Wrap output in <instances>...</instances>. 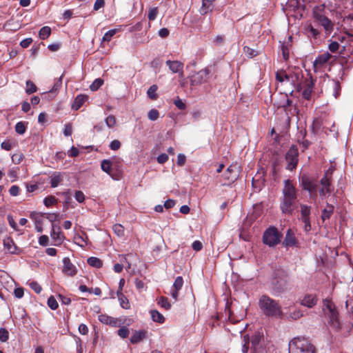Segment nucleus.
Segmentation results:
<instances>
[{
    "label": "nucleus",
    "mask_w": 353,
    "mask_h": 353,
    "mask_svg": "<svg viewBox=\"0 0 353 353\" xmlns=\"http://www.w3.org/2000/svg\"><path fill=\"white\" fill-rule=\"evenodd\" d=\"M283 184L280 209L283 214H292L297 201V190L290 179L285 180Z\"/></svg>",
    "instance_id": "f257e3e1"
},
{
    "label": "nucleus",
    "mask_w": 353,
    "mask_h": 353,
    "mask_svg": "<svg viewBox=\"0 0 353 353\" xmlns=\"http://www.w3.org/2000/svg\"><path fill=\"white\" fill-rule=\"evenodd\" d=\"M289 274L282 268H276L272 274L270 290L275 296H279L288 290Z\"/></svg>",
    "instance_id": "f03ea898"
},
{
    "label": "nucleus",
    "mask_w": 353,
    "mask_h": 353,
    "mask_svg": "<svg viewBox=\"0 0 353 353\" xmlns=\"http://www.w3.org/2000/svg\"><path fill=\"white\" fill-rule=\"evenodd\" d=\"M259 307L265 316L276 319L283 318V314L279 303L268 295L263 294L259 298Z\"/></svg>",
    "instance_id": "7ed1b4c3"
},
{
    "label": "nucleus",
    "mask_w": 353,
    "mask_h": 353,
    "mask_svg": "<svg viewBox=\"0 0 353 353\" xmlns=\"http://www.w3.org/2000/svg\"><path fill=\"white\" fill-rule=\"evenodd\" d=\"M323 311L328 319L329 326L336 332L340 331L341 330V323L334 303L331 300L325 299L323 301Z\"/></svg>",
    "instance_id": "20e7f679"
},
{
    "label": "nucleus",
    "mask_w": 353,
    "mask_h": 353,
    "mask_svg": "<svg viewBox=\"0 0 353 353\" xmlns=\"http://www.w3.org/2000/svg\"><path fill=\"white\" fill-rule=\"evenodd\" d=\"M299 181L302 190L308 192L311 199L316 200L319 185L318 177L304 173L299 176Z\"/></svg>",
    "instance_id": "39448f33"
},
{
    "label": "nucleus",
    "mask_w": 353,
    "mask_h": 353,
    "mask_svg": "<svg viewBox=\"0 0 353 353\" xmlns=\"http://www.w3.org/2000/svg\"><path fill=\"white\" fill-rule=\"evenodd\" d=\"M289 353H315V347L305 338H294L290 343Z\"/></svg>",
    "instance_id": "423d86ee"
},
{
    "label": "nucleus",
    "mask_w": 353,
    "mask_h": 353,
    "mask_svg": "<svg viewBox=\"0 0 353 353\" xmlns=\"http://www.w3.org/2000/svg\"><path fill=\"white\" fill-rule=\"evenodd\" d=\"M313 17L314 22L321 25L326 32H331L334 28V23L325 15L324 6L314 8Z\"/></svg>",
    "instance_id": "0eeeda50"
},
{
    "label": "nucleus",
    "mask_w": 353,
    "mask_h": 353,
    "mask_svg": "<svg viewBox=\"0 0 353 353\" xmlns=\"http://www.w3.org/2000/svg\"><path fill=\"white\" fill-rule=\"evenodd\" d=\"M282 234L276 228L271 226L268 228L263 233V242L264 244L273 247L281 241Z\"/></svg>",
    "instance_id": "6e6552de"
},
{
    "label": "nucleus",
    "mask_w": 353,
    "mask_h": 353,
    "mask_svg": "<svg viewBox=\"0 0 353 353\" xmlns=\"http://www.w3.org/2000/svg\"><path fill=\"white\" fill-rule=\"evenodd\" d=\"M210 70L208 68L201 70L199 72H194L189 76L190 85L192 86H196L206 83L209 79Z\"/></svg>",
    "instance_id": "1a4fd4ad"
},
{
    "label": "nucleus",
    "mask_w": 353,
    "mask_h": 353,
    "mask_svg": "<svg viewBox=\"0 0 353 353\" xmlns=\"http://www.w3.org/2000/svg\"><path fill=\"white\" fill-rule=\"evenodd\" d=\"M288 164L286 169L292 171L296 168L299 162V150L296 145H292L285 154Z\"/></svg>",
    "instance_id": "9d476101"
},
{
    "label": "nucleus",
    "mask_w": 353,
    "mask_h": 353,
    "mask_svg": "<svg viewBox=\"0 0 353 353\" xmlns=\"http://www.w3.org/2000/svg\"><path fill=\"white\" fill-rule=\"evenodd\" d=\"M239 167L237 164L230 165L223 174V178L228 181L227 184L230 185L234 183L239 177ZM226 185V183H224Z\"/></svg>",
    "instance_id": "9b49d317"
},
{
    "label": "nucleus",
    "mask_w": 353,
    "mask_h": 353,
    "mask_svg": "<svg viewBox=\"0 0 353 353\" xmlns=\"http://www.w3.org/2000/svg\"><path fill=\"white\" fill-rule=\"evenodd\" d=\"M285 248L299 247V242L295 236V234L292 229L287 230L285 239L282 243Z\"/></svg>",
    "instance_id": "f8f14e48"
},
{
    "label": "nucleus",
    "mask_w": 353,
    "mask_h": 353,
    "mask_svg": "<svg viewBox=\"0 0 353 353\" xmlns=\"http://www.w3.org/2000/svg\"><path fill=\"white\" fill-rule=\"evenodd\" d=\"M63 272L68 276H73L77 274V268L72 263L70 259L68 257H65L63 259Z\"/></svg>",
    "instance_id": "ddd939ff"
},
{
    "label": "nucleus",
    "mask_w": 353,
    "mask_h": 353,
    "mask_svg": "<svg viewBox=\"0 0 353 353\" xmlns=\"http://www.w3.org/2000/svg\"><path fill=\"white\" fill-rule=\"evenodd\" d=\"M332 57V55L329 52L323 53L318 56L313 63V67L314 70L321 68Z\"/></svg>",
    "instance_id": "4468645a"
},
{
    "label": "nucleus",
    "mask_w": 353,
    "mask_h": 353,
    "mask_svg": "<svg viewBox=\"0 0 353 353\" xmlns=\"http://www.w3.org/2000/svg\"><path fill=\"white\" fill-rule=\"evenodd\" d=\"M101 170L108 174L114 180H119V175L114 174L113 172L112 168V163L110 160L108 159H104L101 163Z\"/></svg>",
    "instance_id": "2eb2a0df"
},
{
    "label": "nucleus",
    "mask_w": 353,
    "mask_h": 353,
    "mask_svg": "<svg viewBox=\"0 0 353 353\" xmlns=\"http://www.w3.org/2000/svg\"><path fill=\"white\" fill-rule=\"evenodd\" d=\"M50 236L57 243L55 245H61L64 239V236L61 232L60 227L56 224L52 225Z\"/></svg>",
    "instance_id": "dca6fc26"
},
{
    "label": "nucleus",
    "mask_w": 353,
    "mask_h": 353,
    "mask_svg": "<svg viewBox=\"0 0 353 353\" xmlns=\"http://www.w3.org/2000/svg\"><path fill=\"white\" fill-rule=\"evenodd\" d=\"M99 321L105 325H109L112 327L119 326L120 321L117 319L110 316L107 314H100L99 316Z\"/></svg>",
    "instance_id": "f3484780"
},
{
    "label": "nucleus",
    "mask_w": 353,
    "mask_h": 353,
    "mask_svg": "<svg viewBox=\"0 0 353 353\" xmlns=\"http://www.w3.org/2000/svg\"><path fill=\"white\" fill-rule=\"evenodd\" d=\"M148 332L145 330H136L132 333L130 341L132 344H137L147 338Z\"/></svg>",
    "instance_id": "a211bd4d"
},
{
    "label": "nucleus",
    "mask_w": 353,
    "mask_h": 353,
    "mask_svg": "<svg viewBox=\"0 0 353 353\" xmlns=\"http://www.w3.org/2000/svg\"><path fill=\"white\" fill-rule=\"evenodd\" d=\"M317 298L315 295L307 294L301 301V304L309 308L313 307L317 303Z\"/></svg>",
    "instance_id": "6ab92c4d"
},
{
    "label": "nucleus",
    "mask_w": 353,
    "mask_h": 353,
    "mask_svg": "<svg viewBox=\"0 0 353 353\" xmlns=\"http://www.w3.org/2000/svg\"><path fill=\"white\" fill-rule=\"evenodd\" d=\"M166 65L169 67V69L174 73L181 72L183 68V63L179 61H166Z\"/></svg>",
    "instance_id": "aec40b11"
},
{
    "label": "nucleus",
    "mask_w": 353,
    "mask_h": 353,
    "mask_svg": "<svg viewBox=\"0 0 353 353\" xmlns=\"http://www.w3.org/2000/svg\"><path fill=\"white\" fill-rule=\"evenodd\" d=\"M263 339V334L259 332H255L254 334L252 336L250 341L252 343V348L254 349V351L257 350L259 345Z\"/></svg>",
    "instance_id": "412c9836"
},
{
    "label": "nucleus",
    "mask_w": 353,
    "mask_h": 353,
    "mask_svg": "<svg viewBox=\"0 0 353 353\" xmlns=\"http://www.w3.org/2000/svg\"><path fill=\"white\" fill-rule=\"evenodd\" d=\"M87 99H88V97L86 95H83V94L78 95L75 98V99L72 105V108L75 110H79Z\"/></svg>",
    "instance_id": "4be33fe9"
},
{
    "label": "nucleus",
    "mask_w": 353,
    "mask_h": 353,
    "mask_svg": "<svg viewBox=\"0 0 353 353\" xmlns=\"http://www.w3.org/2000/svg\"><path fill=\"white\" fill-rule=\"evenodd\" d=\"M50 185L52 188H56L63 181V175L58 172H54L50 176Z\"/></svg>",
    "instance_id": "5701e85b"
},
{
    "label": "nucleus",
    "mask_w": 353,
    "mask_h": 353,
    "mask_svg": "<svg viewBox=\"0 0 353 353\" xmlns=\"http://www.w3.org/2000/svg\"><path fill=\"white\" fill-rule=\"evenodd\" d=\"M301 221L310 219L311 207L305 204H301Z\"/></svg>",
    "instance_id": "b1692460"
},
{
    "label": "nucleus",
    "mask_w": 353,
    "mask_h": 353,
    "mask_svg": "<svg viewBox=\"0 0 353 353\" xmlns=\"http://www.w3.org/2000/svg\"><path fill=\"white\" fill-rule=\"evenodd\" d=\"M319 183H321L322 188L326 189L327 193L331 194L333 192L334 188L332 185V179L321 178Z\"/></svg>",
    "instance_id": "393cba45"
},
{
    "label": "nucleus",
    "mask_w": 353,
    "mask_h": 353,
    "mask_svg": "<svg viewBox=\"0 0 353 353\" xmlns=\"http://www.w3.org/2000/svg\"><path fill=\"white\" fill-rule=\"evenodd\" d=\"M3 245L6 250L11 254L15 253L17 247L11 238H7L3 240Z\"/></svg>",
    "instance_id": "a878e982"
},
{
    "label": "nucleus",
    "mask_w": 353,
    "mask_h": 353,
    "mask_svg": "<svg viewBox=\"0 0 353 353\" xmlns=\"http://www.w3.org/2000/svg\"><path fill=\"white\" fill-rule=\"evenodd\" d=\"M334 206L329 203H327V207L323 210L321 219L324 221L326 219H329L332 214L334 213Z\"/></svg>",
    "instance_id": "bb28decb"
},
{
    "label": "nucleus",
    "mask_w": 353,
    "mask_h": 353,
    "mask_svg": "<svg viewBox=\"0 0 353 353\" xmlns=\"http://www.w3.org/2000/svg\"><path fill=\"white\" fill-rule=\"evenodd\" d=\"M313 85L314 83L312 80L307 82L306 88L303 90L302 92V96L305 99H310Z\"/></svg>",
    "instance_id": "cd10ccee"
},
{
    "label": "nucleus",
    "mask_w": 353,
    "mask_h": 353,
    "mask_svg": "<svg viewBox=\"0 0 353 353\" xmlns=\"http://www.w3.org/2000/svg\"><path fill=\"white\" fill-rule=\"evenodd\" d=\"M292 101L290 99H288V95H285V99L283 101V103H281L278 108H283L285 112V114L288 117V121H290V117L288 113V108L292 107Z\"/></svg>",
    "instance_id": "c85d7f7f"
},
{
    "label": "nucleus",
    "mask_w": 353,
    "mask_h": 353,
    "mask_svg": "<svg viewBox=\"0 0 353 353\" xmlns=\"http://www.w3.org/2000/svg\"><path fill=\"white\" fill-rule=\"evenodd\" d=\"M120 305L124 308L128 309L130 307V304L128 299L124 296L122 292H117Z\"/></svg>",
    "instance_id": "c756f323"
},
{
    "label": "nucleus",
    "mask_w": 353,
    "mask_h": 353,
    "mask_svg": "<svg viewBox=\"0 0 353 353\" xmlns=\"http://www.w3.org/2000/svg\"><path fill=\"white\" fill-rule=\"evenodd\" d=\"M150 313H151L152 319L154 322L163 323L165 321L164 316L161 313H159L157 310H151Z\"/></svg>",
    "instance_id": "7c9ffc66"
},
{
    "label": "nucleus",
    "mask_w": 353,
    "mask_h": 353,
    "mask_svg": "<svg viewBox=\"0 0 353 353\" xmlns=\"http://www.w3.org/2000/svg\"><path fill=\"white\" fill-rule=\"evenodd\" d=\"M88 263L92 266L97 268H100L103 265V262L101 259L97 257L91 256L88 259Z\"/></svg>",
    "instance_id": "2f4dec72"
},
{
    "label": "nucleus",
    "mask_w": 353,
    "mask_h": 353,
    "mask_svg": "<svg viewBox=\"0 0 353 353\" xmlns=\"http://www.w3.org/2000/svg\"><path fill=\"white\" fill-rule=\"evenodd\" d=\"M26 92L28 94H31L37 92V88L33 81L30 80L26 81Z\"/></svg>",
    "instance_id": "473e14b6"
},
{
    "label": "nucleus",
    "mask_w": 353,
    "mask_h": 353,
    "mask_svg": "<svg viewBox=\"0 0 353 353\" xmlns=\"http://www.w3.org/2000/svg\"><path fill=\"white\" fill-rule=\"evenodd\" d=\"M51 34V28L48 26L41 28L39 32V36L41 39H47Z\"/></svg>",
    "instance_id": "72a5a7b5"
},
{
    "label": "nucleus",
    "mask_w": 353,
    "mask_h": 353,
    "mask_svg": "<svg viewBox=\"0 0 353 353\" xmlns=\"http://www.w3.org/2000/svg\"><path fill=\"white\" fill-rule=\"evenodd\" d=\"M28 123L23 121L18 122L15 125V131L19 134H23L26 132Z\"/></svg>",
    "instance_id": "f704fd0d"
},
{
    "label": "nucleus",
    "mask_w": 353,
    "mask_h": 353,
    "mask_svg": "<svg viewBox=\"0 0 353 353\" xmlns=\"http://www.w3.org/2000/svg\"><path fill=\"white\" fill-rule=\"evenodd\" d=\"M158 89V87L157 85H151L149 89L148 90L147 94L150 99L152 100H155L157 99L158 96L157 94V90Z\"/></svg>",
    "instance_id": "c9c22d12"
},
{
    "label": "nucleus",
    "mask_w": 353,
    "mask_h": 353,
    "mask_svg": "<svg viewBox=\"0 0 353 353\" xmlns=\"http://www.w3.org/2000/svg\"><path fill=\"white\" fill-rule=\"evenodd\" d=\"M103 84V80L98 78L96 79L90 85V88L92 91L97 90Z\"/></svg>",
    "instance_id": "e433bc0d"
},
{
    "label": "nucleus",
    "mask_w": 353,
    "mask_h": 353,
    "mask_svg": "<svg viewBox=\"0 0 353 353\" xmlns=\"http://www.w3.org/2000/svg\"><path fill=\"white\" fill-rule=\"evenodd\" d=\"M112 230L114 232L119 236H122L124 235V228L121 224H114L112 226Z\"/></svg>",
    "instance_id": "4c0bfd02"
},
{
    "label": "nucleus",
    "mask_w": 353,
    "mask_h": 353,
    "mask_svg": "<svg viewBox=\"0 0 353 353\" xmlns=\"http://www.w3.org/2000/svg\"><path fill=\"white\" fill-rule=\"evenodd\" d=\"M158 304H159L162 307L168 310L171 307V304L168 301V299L165 296H161L158 301Z\"/></svg>",
    "instance_id": "58836bf2"
},
{
    "label": "nucleus",
    "mask_w": 353,
    "mask_h": 353,
    "mask_svg": "<svg viewBox=\"0 0 353 353\" xmlns=\"http://www.w3.org/2000/svg\"><path fill=\"white\" fill-rule=\"evenodd\" d=\"M47 304L48 307L53 310L57 309L59 307V304L53 296L49 297L47 301Z\"/></svg>",
    "instance_id": "ea45409f"
},
{
    "label": "nucleus",
    "mask_w": 353,
    "mask_h": 353,
    "mask_svg": "<svg viewBox=\"0 0 353 353\" xmlns=\"http://www.w3.org/2000/svg\"><path fill=\"white\" fill-rule=\"evenodd\" d=\"M57 203V199L54 196H48L43 200V203L46 207H50Z\"/></svg>",
    "instance_id": "a19ab883"
},
{
    "label": "nucleus",
    "mask_w": 353,
    "mask_h": 353,
    "mask_svg": "<svg viewBox=\"0 0 353 353\" xmlns=\"http://www.w3.org/2000/svg\"><path fill=\"white\" fill-rule=\"evenodd\" d=\"M183 285V279L182 276H179L176 278L174 284L173 288L174 289L176 290H180Z\"/></svg>",
    "instance_id": "79ce46f5"
},
{
    "label": "nucleus",
    "mask_w": 353,
    "mask_h": 353,
    "mask_svg": "<svg viewBox=\"0 0 353 353\" xmlns=\"http://www.w3.org/2000/svg\"><path fill=\"white\" fill-rule=\"evenodd\" d=\"M9 339V332L8 331L4 328H0V341L6 342Z\"/></svg>",
    "instance_id": "37998d69"
},
{
    "label": "nucleus",
    "mask_w": 353,
    "mask_h": 353,
    "mask_svg": "<svg viewBox=\"0 0 353 353\" xmlns=\"http://www.w3.org/2000/svg\"><path fill=\"white\" fill-rule=\"evenodd\" d=\"M307 34L316 38L319 35L318 30L315 29L312 25H310L306 28Z\"/></svg>",
    "instance_id": "c03bdc74"
},
{
    "label": "nucleus",
    "mask_w": 353,
    "mask_h": 353,
    "mask_svg": "<svg viewBox=\"0 0 353 353\" xmlns=\"http://www.w3.org/2000/svg\"><path fill=\"white\" fill-rule=\"evenodd\" d=\"M159 117V112L156 109L150 110L148 113V117L151 121H156Z\"/></svg>",
    "instance_id": "a18cd8bd"
},
{
    "label": "nucleus",
    "mask_w": 353,
    "mask_h": 353,
    "mask_svg": "<svg viewBox=\"0 0 353 353\" xmlns=\"http://www.w3.org/2000/svg\"><path fill=\"white\" fill-rule=\"evenodd\" d=\"M281 51H282V55H283V59L285 61L288 60L289 55H290L288 46L286 45L285 43H283L281 44Z\"/></svg>",
    "instance_id": "49530a36"
},
{
    "label": "nucleus",
    "mask_w": 353,
    "mask_h": 353,
    "mask_svg": "<svg viewBox=\"0 0 353 353\" xmlns=\"http://www.w3.org/2000/svg\"><path fill=\"white\" fill-rule=\"evenodd\" d=\"M130 333V331L128 328H127L125 326L121 327L119 330L117 331L118 335L121 337L122 339H125L128 336Z\"/></svg>",
    "instance_id": "de8ad7c7"
},
{
    "label": "nucleus",
    "mask_w": 353,
    "mask_h": 353,
    "mask_svg": "<svg viewBox=\"0 0 353 353\" xmlns=\"http://www.w3.org/2000/svg\"><path fill=\"white\" fill-rule=\"evenodd\" d=\"M243 342H244V343L242 346V352L243 353H247L249 350V344H250V336L248 334L244 335Z\"/></svg>",
    "instance_id": "09e8293b"
},
{
    "label": "nucleus",
    "mask_w": 353,
    "mask_h": 353,
    "mask_svg": "<svg viewBox=\"0 0 353 353\" xmlns=\"http://www.w3.org/2000/svg\"><path fill=\"white\" fill-rule=\"evenodd\" d=\"M61 78H60L59 80H57L54 85H53V88H52V90L49 92H46V94H47L48 95H50V94H54L59 89V88L61 86Z\"/></svg>",
    "instance_id": "8fccbe9b"
},
{
    "label": "nucleus",
    "mask_w": 353,
    "mask_h": 353,
    "mask_svg": "<svg viewBox=\"0 0 353 353\" xmlns=\"http://www.w3.org/2000/svg\"><path fill=\"white\" fill-rule=\"evenodd\" d=\"M108 128H113L116 125V118L113 115H109L105 120Z\"/></svg>",
    "instance_id": "3c124183"
},
{
    "label": "nucleus",
    "mask_w": 353,
    "mask_h": 353,
    "mask_svg": "<svg viewBox=\"0 0 353 353\" xmlns=\"http://www.w3.org/2000/svg\"><path fill=\"white\" fill-rule=\"evenodd\" d=\"M157 14H158V8H150L149 12H148V19L150 21H154L157 18Z\"/></svg>",
    "instance_id": "603ef678"
},
{
    "label": "nucleus",
    "mask_w": 353,
    "mask_h": 353,
    "mask_svg": "<svg viewBox=\"0 0 353 353\" xmlns=\"http://www.w3.org/2000/svg\"><path fill=\"white\" fill-rule=\"evenodd\" d=\"M24 156L22 153L14 154L12 156V161L15 164H19L23 159Z\"/></svg>",
    "instance_id": "864d4df0"
},
{
    "label": "nucleus",
    "mask_w": 353,
    "mask_h": 353,
    "mask_svg": "<svg viewBox=\"0 0 353 353\" xmlns=\"http://www.w3.org/2000/svg\"><path fill=\"white\" fill-rule=\"evenodd\" d=\"M29 285L37 294H39L42 290L41 286L36 281L31 282Z\"/></svg>",
    "instance_id": "5fc2aeb1"
},
{
    "label": "nucleus",
    "mask_w": 353,
    "mask_h": 353,
    "mask_svg": "<svg viewBox=\"0 0 353 353\" xmlns=\"http://www.w3.org/2000/svg\"><path fill=\"white\" fill-rule=\"evenodd\" d=\"M45 215H46V219L52 223V225L55 224L54 222L59 220V214H46Z\"/></svg>",
    "instance_id": "6e6d98bb"
},
{
    "label": "nucleus",
    "mask_w": 353,
    "mask_h": 353,
    "mask_svg": "<svg viewBox=\"0 0 353 353\" xmlns=\"http://www.w3.org/2000/svg\"><path fill=\"white\" fill-rule=\"evenodd\" d=\"M303 312L300 310H295L290 314L289 317L293 320H296L303 316Z\"/></svg>",
    "instance_id": "4d7b16f0"
},
{
    "label": "nucleus",
    "mask_w": 353,
    "mask_h": 353,
    "mask_svg": "<svg viewBox=\"0 0 353 353\" xmlns=\"http://www.w3.org/2000/svg\"><path fill=\"white\" fill-rule=\"evenodd\" d=\"M74 197L79 203H83L85 201V195L81 190H77L75 192Z\"/></svg>",
    "instance_id": "13d9d810"
},
{
    "label": "nucleus",
    "mask_w": 353,
    "mask_h": 353,
    "mask_svg": "<svg viewBox=\"0 0 353 353\" xmlns=\"http://www.w3.org/2000/svg\"><path fill=\"white\" fill-rule=\"evenodd\" d=\"M121 142L117 140V139H115V140H113L112 141H111V143H110V150H118L120 148H121Z\"/></svg>",
    "instance_id": "bf43d9fd"
},
{
    "label": "nucleus",
    "mask_w": 353,
    "mask_h": 353,
    "mask_svg": "<svg viewBox=\"0 0 353 353\" xmlns=\"http://www.w3.org/2000/svg\"><path fill=\"white\" fill-rule=\"evenodd\" d=\"M243 51L245 54H247L250 57H254L258 54L257 52L254 50L248 47L245 46L243 48Z\"/></svg>",
    "instance_id": "052dcab7"
},
{
    "label": "nucleus",
    "mask_w": 353,
    "mask_h": 353,
    "mask_svg": "<svg viewBox=\"0 0 353 353\" xmlns=\"http://www.w3.org/2000/svg\"><path fill=\"white\" fill-rule=\"evenodd\" d=\"M341 89V88L339 82L334 81V96L336 99L339 96Z\"/></svg>",
    "instance_id": "680f3d73"
},
{
    "label": "nucleus",
    "mask_w": 353,
    "mask_h": 353,
    "mask_svg": "<svg viewBox=\"0 0 353 353\" xmlns=\"http://www.w3.org/2000/svg\"><path fill=\"white\" fill-rule=\"evenodd\" d=\"M116 31L114 30H110L107 32L103 37V41H109L112 37L115 34Z\"/></svg>",
    "instance_id": "e2e57ef3"
},
{
    "label": "nucleus",
    "mask_w": 353,
    "mask_h": 353,
    "mask_svg": "<svg viewBox=\"0 0 353 353\" xmlns=\"http://www.w3.org/2000/svg\"><path fill=\"white\" fill-rule=\"evenodd\" d=\"M339 44L338 42L336 41H332L330 44H329V50L332 52H336L339 48Z\"/></svg>",
    "instance_id": "0e129e2a"
},
{
    "label": "nucleus",
    "mask_w": 353,
    "mask_h": 353,
    "mask_svg": "<svg viewBox=\"0 0 353 353\" xmlns=\"http://www.w3.org/2000/svg\"><path fill=\"white\" fill-rule=\"evenodd\" d=\"M174 104L181 110H183L186 108L185 104L180 99H178L176 100H175L174 101Z\"/></svg>",
    "instance_id": "69168bd1"
},
{
    "label": "nucleus",
    "mask_w": 353,
    "mask_h": 353,
    "mask_svg": "<svg viewBox=\"0 0 353 353\" xmlns=\"http://www.w3.org/2000/svg\"><path fill=\"white\" fill-rule=\"evenodd\" d=\"M186 161V157L183 154H179L177 157V165L179 166H183Z\"/></svg>",
    "instance_id": "338daca9"
},
{
    "label": "nucleus",
    "mask_w": 353,
    "mask_h": 353,
    "mask_svg": "<svg viewBox=\"0 0 353 353\" xmlns=\"http://www.w3.org/2000/svg\"><path fill=\"white\" fill-rule=\"evenodd\" d=\"M49 238L47 235H42L39 239V243L42 246H46L48 243Z\"/></svg>",
    "instance_id": "774afa93"
}]
</instances>
